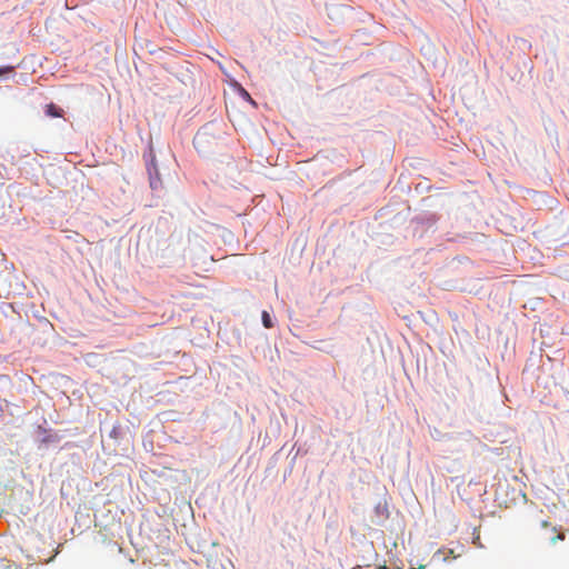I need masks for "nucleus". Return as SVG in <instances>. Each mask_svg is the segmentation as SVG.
I'll return each mask as SVG.
<instances>
[{"mask_svg": "<svg viewBox=\"0 0 569 569\" xmlns=\"http://www.w3.org/2000/svg\"><path fill=\"white\" fill-rule=\"evenodd\" d=\"M62 109L57 107L54 103H49L46 106V114L49 117L60 118L62 117Z\"/></svg>", "mask_w": 569, "mask_h": 569, "instance_id": "1", "label": "nucleus"}, {"mask_svg": "<svg viewBox=\"0 0 569 569\" xmlns=\"http://www.w3.org/2000/svg\"><path fill=\"white\" fill-rule=\"evenodd\" d=\"M207 138L208 133L206 131H199L193 139V144L197 148H200L204 142H207Z\"/></svg>", "mask_w": 569, "mask_h": 569, "instance_id": "2", "label": "nucleus"}, {"mask_svg": "<svg viewBox=\"0 0 569 569\" xmlns=\"http://www.w3.org/2000/svg\"><path fill=\"white\" fill-rule=\"evenodd\" d=\"M262 323L266 328H272L271 317L267 311H262Z\"/></svg>", "mask_w": 569, "mask_h": 569, "instance_id": "3", "label": "nucleus"}, {"mask_svg": "<svg viewBox=\"0 0 569 569\" xmlns=\"http://www.w3.org/2000/svg\"><path fill=\"white\" fill-rule=\"evenodd\" d=\"M14 68L12 66L0 67V77L12 73Z\"/></svg>", "mask_w": 569, "mask_h": 569, "instance_id": "4", "label": "nucleus"}, {"mask_svg": "<svg viewBox=\"0 0 569 569\" xmlns=\"http://www.w3.org/2000/svg\"><path fill=\"white\" fill-rule=\"evenodd\" d=\"M565 539V535L562 532L551 537L550 541L551 543H556L558 540H563Z\"/></svg>", "mask_w": 569, "mask_h": 569, "instance_id": "5", "label": "nucleus"}, {"mask_svg": "<svg viewBox=\"0 0 569 569\" xmlns=\"http://www.w3.org/2000/svg\"><path fill=\"white\" fill-rule=\"evenodd\" d=\"M540 526H541L542 528H547V527H549V526H550V523H549L547 520H542V521L540 522Z\"/></svg>", "mask_w": 569, "mask_h": 569, "instance_id": "6", "label": "nucleus"}]
</instances>
